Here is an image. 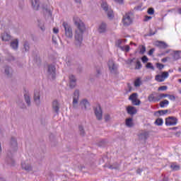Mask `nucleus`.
Listing matches in <instances>:
<instances>
[{
    "label": "nucleus",
    "mask_w": 181,
    "mask_h": 181,
    "mask_svg": "<svg viewBox=\"0 0 181 181\" xmlns=\"http://www.w3.org/2000/svg\"><path fill=\"white\" fill-rule=\"evenodd\" d=\"M47 76L49 78H56V66L53 64L48 65Z\"/></svg>",
    "instance_id": "obj_7"
},
{
    "label": "nucleus",
    "mask_w": 181,
    "mask_h": 181,
    "mask_svg": "<svg viewBox=\"0 0 181 181\" xmlns=\"http://www.w3.org/2000/svg\"><path fill=\"white\" fill-rule=\"evenodd\" d=\"M169 77V72L164 71L162 72L161 74H158L156 76V81H158V83H162L166 80Z\"/></svg>",
    "instance_id": "obj_12"
},
{
    "label": "nucleus",
    "mask_w": 181,
    "mask_h": 181,
    "mask_svg": "<svg viewBox=\"0 0 181 181\" xmlns=\"http://www.w3.org/2000/svg\"><path fill=\"white\" fill-rule=\"evenodd\" d=\"M74 23L76 28L74 33V45L77 49H80L83 46V35L86 32V25L78 17H74Z\"/></svg>",
    "instance_id": "obj_1"
},
{
    "label": "nucleus",
    "mask_w": 181,
    "mask_h": 181,
    "mask_svg": "<svg viewBox=\"0 0 181 181\" xmlns=\"http://www.w3.org/2000/svg\"><path fill=\"white\" fill-rule=\"evenodd\" d=\"M169 100H171V101H175L176 100V97L173 95H168Z\"/></svg>",
    "instance_id": "obj_52"
},
{
    "label": "nucleus",
    "mask_w": 181,
    "mask_h": 181,
    "mask_svg": "<svg viewBox=\"0 0 181 181\" xmlns=\"http://www.w3.org/2000/svg\"><path fill=\"white\" fill-rule=\"evenodd\" d=\"M129 100L132 101L133 105H140L141 100L138 99V93H134L129 97Z\"/></svg>",
    "instance_id": "obj_10"
},
{
    "label": "nucleus",
    "mask_w": 181,
    "mask_h": 181,
    "mask_svg": "<svg viewBox=\"0 0 181 181\" xmlns=\"http://www.w3.org/2000/svg\"><path fill=\"white\" fill-rule=\"evenodd\" d=\"M148 59L147 56H144L143 57H141V61L144 63H146L148 62Z\"/></svg>",
    "instance_id": "obj_53"
},
{
    "label": "nucleus",
    "mask_w": 181,
    "mask_h": 181,
    "mask_svg": "<svg viewBox=\"0 0 181 181\" xmlns=\"http://www.w3.org/2000/svg\"><path fill=\"white\" fill-rule=\"evenodd\" d=\"M127 111L130 115H135L136 114V109L132 106H129L127 108Z\"/></svg>",
    "instance_id": "obj_28"
},
{
    "label": "nucleus",
    "mask_w": 181,
    "mask_h": 181,
    "mask_svg": "<svg viewBox=\"0 0 181 181\" xmlns=\"http://www.w3.org/2000/svg\"><path fill=\"white\" fill-rule=\"evenodd\" d=\"M40 95H42L40 90H35L33 100L36 105H40Z\"/></svg>",
    "instance_id": "obj_17"
},
{
    "label": "nucleus",
    "mask_w": 181,
    "mask_h": 181,
    "mask_svg": "<svg viewBox=\"0 0 181 181\" xmlns=\"http://www.w3.org/2000/svg\"><path fill=\"white\" fill-rule=\"evenodd\" d=\"M80 98V90L78 89L75 90L73 94L72 105L74 108L78 107V100Z\"/></svg>",
    "instance_id": "obj_5"
},
{
    "label": "nucleus",
    "mask_w": 181,
    "mask_h": 181,
    "mask_svg": "<svg viewBox=\"0 0 181 181\" xmlns=\"http://www.w3.org/2000/svg\"><path fill=\"white\" fill-rule=\"evenodd\" d=\"M141 68H142V64H141V62L136 61L135 69L136 70H139V69H141Z\"/></svg>",
    "instance_id": "obj_45"
},
{
    "label": "nucleus",
    "mask_w": 181,
    "mask_h": 181,
    "mask_svg": "<svg viewBox=\"0 0 181 181\" xmlns=\"http://www.w3.org/2000/svg\"><path fill=\"white\" fill-rule=\"evenodd\" d=\"M122 22L124 26H129V25H132V22H134V13L132 11L126 13L123 16Z\"/></svg>",
    "instance_id": "obj_2"
},
{
    "label": "nucleus",
    "mask_w": 181,
    "mask_h": 181,
    "mask_svg": "<svg viewBox=\"0 0 181 181\" xmlns=\"http://www.w3.org/2000/svg\"><path fill=\"white\" fill-rule=\"evenodd\" d=\"M170 168L172 169V170H174V171L180 170V165H177L176 163H173L170 165Z\"/></svg>",
    "instance_id": "obj_31"
},
{
    "label": "nucleus",
    "mask_w": 181,
    "mask_h": 181,
    "mask_svg": "<svg viewBox=\"0 0 181 181\" xmlns=\"http://www.w3.org/2000/svg\"><path fill=\"white\" fill-rule=\"evenodd\" d=\"M146 52V47L144 45H142L140 48V53L141 54H144Z\"/></svg>",
    "instance_id": "obj_48"
},
{
    "label": "nucleus",
    "mask_w": 181,
    "mask_h": 181,
    "mask_svg": "<svg viewBox=\"0 0 181 181\" xmlns=\"http://www.w3.org/2000/svg\"><path fill=\"white\" fill-rule=\"evenodd\" d=\"M110 119H111V116H110L109 114L105 115V121L106 122H108V121H110Z\"/></svg>",
    "instance_id": "obj_51"
},
{
    "label": "nucleus",
    "mask_w": 181,
    "mask_h": 181,
    "mask_svg": "<svg viewBox=\"0 0 181 181\" xmlns=\"http://www.w3.org/2000/svg\"><path fill=\"white\" fill-rule=\"evenodd\" d=\"M62 26L64 29L65 36L67 39H73V28L67 22H64Z\"/></svg>",
    "instance_id": "obj_3"
},
{
    "label": "nucleus",
    "mask_w": 181,
    "mask_h": 181,
    "mask_svg": "<svg viewBox=\"0 0 181 181\" xmlns=\"http://www.w3.org/2000/svg\"><path fill=\"white\" fill-rule=\"evenodd\" d=\"M96 73V77H100V76H101V71L100 69H98Z\"/></svg>",
    "instance_id": "obj_59"
},
{
    "label": "nucleus",
    "mask_w": 181,
    "mask_h": 181,
    "mask_svg": "<svg viewBox=\"0 0 181 181\" xmlns=\"http://www.w3.org/2000/svg\"><path fill=\"white\" fill-rule=\"evenodd\" d=\"M1 39L3 40V42H9L11 37V35L8 34V33H3L1 34Z\"/></svg>",
    "instance_id": "obj_26"
},
{
    "label": "nucleus",
    "mask_w": 181,
    "mask_h": 181,
    "mask_svg": "<svg viewBox=\"0 0 181 181\" xmlns=\"http://www.w3.org/2000/svg\"><path fill=\"white\" fill-rule=\"evenodd\" d=\"M127 88L129 91H132V86H131V83H127Z\"/></svg>",
    "instance_id": "obj_62"
},
{
    "label": "nucleus",
    "mask_w": 181,
    "mask_h": 181,
    "mask_svg": "<svg viewBox=\"0 0 181 181\" xmlns=\"http://www.w3.org/2000/svg\"><path fill=\"white\" fill-rule=\"evenodd\" d=\"M109 70L112 74H117L118 66L114 63V61L110 60L108 63Z\"/></svg>",
    "instance_id": "obj_15"
},
{
    "label": "nucleus",
    "mask_w": 181,
    "mask_h": 181,
    "mask_svg": "<svg viewBox=\"0 0 181 181\" xmlns=\"http://www.w3.org/2000/svg\"><path fill=\"white\" fill-rule=\"evenodd\" d=\"M77 79L74 75L69 76V87L70 88H74L76 86Z\"/></svg>",
    "instance_id": "obj_20"
},
{
    "label": "nucleus",
    "mask_w": 181,
    "mask_h": 181,
    "mask_svg": "<svg viewBox=\"0 0 181 181\" xmlns=\"http://www.w3.org/2000/svg\"><path fill=\"white\" fill-rule=\"evenodd\" d=\"M157 67L159 70H162V69H163L165 67V65L162 64H157Z\"/></svg>",
    "instance_id": "obj_54"
},
{
    "label": "nucleus",
    "mask_w": 181,
    "mask_h": 181,
    "mask_svg": "<svg viewBox=\"0 0 181 181\" xmlns=\"http://www.w3.org/2000/svg\"><path fill=\"white\" fill-rule=\"evenodd\" d=\"M168 110H158L156 114H158L159 115H165V114H168Z\"/></svg>",
    "instance_id": "obj_44"
},
{
    "label": "nucleus",
    "mask_w": 181,
    "mask_h": 181,
    "mask_svg": "<svg viewBox=\"0 0 181 181\" xmlns=\"http://www.w3.org/2000/svg\"><path fill=\"white\" fill-rule=\"evenodd\" d=\"M98 33L103 34L107 32V23L103 22L101 23L98 28Z\"/></svg>",
    "instance_id": "obj_18"
},
{
    "label": "nucleus",
    "mask_w": 181,
    "mask_h": 181,
    "mask_svg": "<svg viewBox=\"0 0 181 181\" xmlns=\"http://www.w3.org/2000/svg\"><path fill=\"white\" fill-rule=\"evenodd\" d=\"M124 42H127V40H118L117 42H116V46L117 47H119V49H121V47H122V46H121L122 43V41Z\"/></svg>",
    "instance_id": "obj_42"
},
{
    "label": "nucleus",
    "mask_w": 181,
    "mask_h": 181,
    "mask_svg": "<svg viewBox=\"0 0 181 181\" xmlns=\"http://www.w3.org/2000/svg\"><path fill=\"white\" fill-rule=\"evenodd\" d=\"M10 47L13 50H18V47H19V40L18 39H15L10 43Z\"/></svg>",
    "instance_id": "obj_23"
},
{
    "label": "nucleus",
    "mask_w": 181,
    "mask_h": 181,
    "mask_svg": "<svg viewBox=\"0 0 181 181\" xmlns=\"http://www.w3.org/2000/svg\"><path fill=\"white\" fill-rule=\"evenodd\" d=\"M126 125L129 128L134 127V122H132V118H128L126 119Z\"/></svg>",
    "instance_id": "obj_32"
},
{
    "label": "nucleus",
    "mask_w": 181,
    "mask_h": 181,
    "mask_svg": "<svg viewBox=\"0 0 181 181\" xmlns=\"http://www.w3.org/2000/svg\"><path fill=\"white\" fill-rule=\"evenodd\" d=\"M141 84H142V81L141 80V78H137L134 81V87H141Z\"/></svg>",
    "instance_id": "obj_35"
},
{
    "label": "nucleus",
    "mask_w": 181,
    "mask_h": 181,
    "mask_svg": "<svg viewBox=\"0 0 181 181\" xmlns=\"http://www.w3.org/2000/svg\"><path fill=\"white\" fill-rule=\"evenodd\" d=\"M25 101L28 107H30L32 103L30 102V95L29 93L24 94Z\"/></svg>",
    "instance_id": "obj_29"
},
{
    "label": "nucleus",
    "mask_w": 181,
    "mask_h": 181,
    "mask_svg": "<svg viewBox=\"0 0 181 181\" xmlns=\"http://www.w3.org/2000/svg\"><path fill=\"white\" fill-rule=\"evenodd\" d=\"M102 8L107 15V18L109 19H112L114 18V12L112 11V9L111 8L108 7V4L107 2L103 1L101 4Z\"/></svg>",
    "instance_id": "obj_4"
},
{
    "label": "nucleus",
    "mask_w": 181,
    "mask_h": 181,
    "mask_svg": "<svg viewBox=\"0 0 181 181\" xmlns=\"http://www.w3.org/2000/svg\"><path fill=\"white\" fill-rule=\"evenodd\" d=\"M10 152L13 153L18 151V141L16 138L12 137L10 141V148L8 149Z\"/></svg>",
    "instance_id": "obj_8"
},
{
    "label": "nucleus",
    "mask_w": 181,
    "mask_h": 181,
    "mask_svg": "<svg viewBox=\"0 0 181 181\" xmlns=\"http://www.w3.org/2000/svg\"><path fill=\"white\" fill-rule=\"evenodd\" d=\"M153 52H155V48H152L148 52V55L152 56L153 54Z\"/></svg>",
    "instance_id": "obj_58"
},
{
    "label": "nucleus",
    "mask_w": 181,
    "mask_h": 181,
    "mask_svg": "<svg viewBox=\"0 0 181 181\" xmlns=\"http://www.w3.org/2000/svg\"><path fill=\"white\" fill-rule=\"evenodd\" d=\"M159 105L161 108H165V105H169V100H164L163 101H160Z\"/></svg>",
    "instance_id": "obj_34"
},
{
    "label": "nucleus",
    "mask_w": 181,
    "mask_h": 181,
    "mask_svg": "<svg viewBox=\"0 0 181 181\" xmlns=\"http://www.w3.org/2000/svg\"><path fill=\"white\" fill-rule=\"evenodd\" d=\"M80 106L81 107V110H87L90 108V103L88 100L83 99L81 101Z\"/></svg>",
    "instance_id": "obj_19"
},
{
    "label": "nucleus",
    "mask_w": 181,
    "mask_h": 181,
    "mask_svg": "<svg viewBox=\"0 0 181 181\" xmlns=\"http://www.w3.org/2000/svg\"><path fill=\"white\" fill-rule=\"evenodd\" d=\"M176 124H177V119L175 117H168L165 119V125H167V127L176 125Z\"/></svg>",
    "instance_id": "obj_14"
},
{
    "label": "nucleus",
    "mask_w": 181,
    "mask_h": 181,
    "mask_svg": "<svg viewBox=\"0 0 181 181\" xmlns=\"http://www.w3.org/2000/svg\"><path fill=\"white\" fill-rule=\"evenodd\" d=\"M120 49L122 50V52H126V53H128L129 52V45H125L120 47Z\"/></svg>",
    "instance_id": "obj_41"
},
{
    "label": "nucleus",
    "mask_w": 181,
    "mask_h": 181,
    "mask_svg": "<svg viewBox=\"0 0 181 181\" xmlns=\"http://www.w3.org/2000/svg\"><path fill=\"white\" fill-rule=\"evenodd\" d=\"M156 98H157V103H159V101H160V100H162V98H163L162 96V93H156Z\"/></svg>",
    "instance_id": "obj_47"
},
{
    "label": "nucleus",
    "mask_w": 181,
    "mask_h": 181,
    "mask_svg": "<svg viewBox=\"0 0 181 181\" xmlns=\"http://www.w3.org/2000/svg\"><path fill=\"white\" fill-rule=\"evenodd\" d=\"M30 49V46L29 45V42H25L24 45H23V50L25 52H29Z\"/></svg>",
    "instance_id": "obj_36"
},
{
    "label": "nucleus",
    "mask_w": 181,
    "mask_h": 181,
    "mask_svg": "<svg viewBox=\"0 0 181 181\" xmlns=\"http://www.w3.org/2000/svg\"><path fill=\"white\" fill-rule=\"evenodd\" d=\"M94 112L97 119L101 121V119H103V110L101 109V106H96L94 109Z\"/></svg>",
    "instance_id": "obj_13"
},
{
    "label": "nucleus",
    "mask_w": 181,
    "mask_h": 181,
    "mask_svg": "<svg viewBox=\"0 0 181 181\" xmlns=\"http://www.w3.org/2000/svg\"><path fill=\"white\" fill-rule=\"evenodd\" d=\"M17 104L18 105L20 108H23V109L26 108V105L24 104L23 100H18V101L17 102Z\"/></svg>",
    "instance_id": "obj_38"
},
{
    "label": "nucleus",
    "mask_w": 181,
    "mask_h": 181,
    "mask_svg": "<svg viewBox=\"0 0 181 181\" xmlns=\"http://www.w3.org/2000/svg\"><path fill=\"white\" fill-rule=\"evenodd\" d=\"M37 25L39 26V28L41 29V30H42V32H45V30H46V28L45 27V22L42 20H38L37 21Z\"/></svg>",
    "instance_id": "obj_30"
},
{
    "label": "nucleus",
    "mask_w": 181,
    "mask_h": 181,
    "mask_svg": "<svg viewBox=\"0 0 181 181\" xmlns=\"http://www.w3.org/2000/svg\"><path fill=\"white\" fill-rule=\"evenodd\" d=\"M12 155H13V153H12L11 151H7V156L6 157V163L7 165H9L10 166H14L15 165V160L12 158Z\"/></svg>",
    "instance_id": "obj_11"
},
{
    "label": "nucleus",
    "mask_w": 181,
    "mask_h": 181,
    "mask_svg": "<svg viewBox=\"0 0 181 181\" xmlns=\"http://www.w3.org/2000/svg\"><path fill=\"white\" fill-rule=\"evenodd\" d=\"M129 100L132 101L133 105H140L141 100L138 99V93H134L129 97Z\"/></svg>",
    "instance_id": "obj_9"
},
{
    "label": "nucleus",
    "mask_w": 181,
    "mask_h": 181,
    "mask_svg": "<svg viewBox=\"0 0 181 181\" xmlns=\"http://www.w3.org/2000/svg\"><path fill=\"white\" fill-rule=\"evenodd\" d=\"M148 100L149 103H158V100L156 98V92H153L148 97Z\"/></svg>",
    "instance_id": "obj_25"
},
{
    "label": "nucleus",
    "mask_w": 181,
    "mask_h": 181,
    "mask_svg": "<svg viewBox=\"0 0 181 181\" xmlns=\"http://www.w3.org/2000/svg\"><path fill=\"white\" fill-rule=\"evenodd\" d=\"M8 60H9L10 62H14V60H15V57L11 55V56L9 57V58H8Z\"/></svg>",
    "instance_id": "obj_60"
},
{
    "label": "nucleus",
    "mask_w": 181,
    "mask_h": 181,
    "mask_svg": "<svg viewBox=\"0 0 181 181\" xmlns=\"http://www.w3.org/2000/svg\"><path fill=\"white\" fill-rule=\"evenodd\" d=\"M151 19H152V17L149 16H146L144 18V22H148V21H151Z\"/></svg>",
    "instance_id": "obj_57"
},
{
    "label": "nucleus",
    "mask_w": 181,
    "mask_h": 181,
    "mask_svg": "<svg viewBox=\"0 0 181 181\" xmlns=\"http://www.w3.org/2000/svg\"><path fill=\"white\" fill-rule=\"evenodd\" d=\"M161 95L163 98H166V97H169V94H166V93H161Z\"/></svg>",
    "instance_id": "obj_63"
},
{
    "label": "nucleus",
    "mask_w": 181,
    "mask_h": 181,
    "mask_svg": "<svg viewBox=\"0 0 181 181\" xmlns=\"http://www.w3.org/2000/svg\"><path fill=\"white\" fill-rule=\"evenodd\" d=\"M52 110L57 114H59V110H60V103L57 100H54L52 102Z\"/></svg>",
    "instance_id": "obj_22"
},
{
    "label": "nucleus",
    "mask_w": 181,
    "mask_h": 181,
    "mask_svg": "<svg viewBox=\"0 0 181 181\" xmlns=\"http://www.w3.org/2000/svg\"><path fill=\"white\" fill-rule=\"evenodd\" d=\"M21 166L23 170H25V172H32V170H33V167H32V164H30V163L28 160L22 161Z\"/></svg>",
    "instance_id": "obj_6"
},
{
    "label": "nucleus",
    "mask_w": 181,
    "mask_h": 181,
    "mask_svg": "<svg viewBox=\"0 0 181 181\" xmlns=\"http://www.w3.org/2000/svg\"><path fill=\"white\" fill-rule=\"evenodd\" d=\"M4 73L6 76H7L8 77H11V76H12V74L13 73V70L11 68V66H5Z\"/></svg>",
    "instance_id": "obj_27"
},
{
    "label": "nucleus",
    "mask_w": 181,
    "mask_h": 181,
    "mask_svg": "<svg viewBox=\"0 0 181 181\" xmlns=\"http://www.w3.org/2000/svg\"><path fill=\"white\" fill-rule=\"evenodd\" d=\"M134 60H135V58L132 59H127L126 61L127 64H132V62H134Z\"/></svg>",
    "instance_id": "obj_56"
},
{
    "label": "nucleus",
    "mask_w": 181,
    "mask_h": 181,
    "mask_svg": "<svg viewBox=\"0 0 181 181\" xmlns=\"http://www.w3.org/2000/svg\"><path fill=\"white\" fill-rule=\"evenodd\" d=\"M146 67L147 69H151V70H155V67H153V65H152V63L151 62L147 63V64L146 65Z\"/></svg>",
    "instance_id": "obj_46"
},
{
    "label": "nucleus",
    "mask_w": 181,
    "mask_h": 181,
    "mask_svg": "<svg viewBox=\"0 0 181 181\" xmlns=\"http://www.w3.org/2000/svg\"><path fill=\"white\" fill-rule=\"evenodd\" d=\"M166 90H168V86H160L158 88V91H166Z\"/></svg>",
    "instance_id": "obj_49"
},
{
    "label": "nucleus",
    "mask_w": 181,
    "mask_h": 181,
    "mask_svg": "<svg viewBox=\"0 0 181 181\" xmlns=\"http://www.w3.org/2000/svg\"><path fill=\"white\" fill-rule=\"evenodd\" d=\"M155 45L157 46V47H159V49H168V44L163 41H157L156 42Z\"/></svg>",
    "instance_id": "obj_24"
},
{
    "label": "nucleus",
    "mask_w": 181,
    "mask_h": 181,
    "mask_svg": "<svg viewBox=\"0 0 181 181\" xmlns=\"http://www.w3.org/2000/svg\"><path fill=\"white\" fill-rule=\"evenodd\" d=\"M53 32H54V33H56V34L59 33V30H58V28H53Z\"/></svg>",
    "instance_id": "obj_64"
},
{
    "label": "nucleus",
    "mask_w": 181,
    "mask_h": 181,
    "mask_svg": "<svg viewBox=\"0 0 181 181\" xmlns=\"http://www.w3.org/2000/svg\"><path fill=\"white\" fill-rule=\"evenodd\" d=\"M66 63L67 66H71V64H73V59L70 57H67L66 59Z\"/></svg>",
    "instance_id": "obj_40"
},
{
    "label": "nucleus",
    "mask_w": 181,
    "mask_h": 181,
    "mask_svg": "<svg viewBox=\"0 0 181 181\" xmlns=\"http://www.w3.org/2000/svg\"><path fill=\"white\" fill-rule=\"evenodd\" d=\"M31 5L34 11H39L40 7V1L39 0H31Z\"/></svg>",
    "instance_id": "obj_21"
},
{
    "label": "nucleus",
    "mask_w": 181,
    "mask_h": 181,
    "mask_svg": "<svg viewBox=\"0 0 181 181\" xmlns=\"http://www.w3.org/2000/svg\"><path fill=\"white\" fill-rule=\"evenodd\" d=\"M119 165H117L116 166L114 165H110L109 169H119Z\"/></svg>",
    "instance_id": "obj_55"
},
{
    "label": "nucleus",
    "mask_w": 181,
    "mask_h": 181,
    "mask_svg": "<svg viewBox=\"0 0 181 181\" xmlns=\"http://www.w3.org/2000/svg\"><path fill=\"white\" fill-rule=\"evenodd\" d=\"M78 129H79L80 135H82V136H84V135H86L84 127H83V126H79Z\"/></svg>",
    "instance_id": "obj_43"
},
{
    "label": "nucleus",
    "mask_w": 181,
    "mask_h": 181,
    "mask_svg": "<svg viewBox=\"0 0 181 181\" xmlns=\"http://www.w3.org/2000/svg\"><path fill=\"white\" fill-rule=\"evenodd\" d=\"M155 124L158 125V127L162 126L163 124V119L160 118L157 119L155 122Z\"/></svg>",
    "instance_id": "obj_39"
},
{
    "label": "nucleus",
    "mask_w": 181,
    "mask_h": 181,
    "mask_svg": "<svg viewBox=\"0 0 181 181\" xmlns=\"http://www.w3.org/2000/svg\"><path fill=\"white\" fill-rule=\"evenodd\" d=\"M174 59L175 60H179V59H181V51H177L174 53Z\"/></svg>",
    "instance_id": "obj_37"
},
{
    "label": "nucleus",
    "mask_w": 181,
    "mask_h": 181,
    "mask_svg": "<svg viewBox=\"0 0 181 181\" xmlns=\"http://www.w3.org/2000/svg\"><path fill=\"white\" fill-rule=\"evenodd\" d=\"M147 13L148 15H153V13H155V10L153 8H150L148 9Z\"/></svg>",
    "instance_id": "obj_50"
},
{
    "label": "nucleus",
    "mask_w": 181,
    "mask_h": 181,
    "mask_svg": "<svg viewBox=\"0 0 181 181\" xmlns=\"http://www.w3.org/2000/svg\"><path fill=\"white\" fill-rule=\"evenodd\" d=\"M138 136L139 141H143L144 142H146V139L149 138V132L142 131L138 134Z\"/></svg>",
    "instance_id": "obj_16"
},
{
    "label": "nucleus",
    "mask_w": 181,
    "mask_h": 181,
    "mask_svg": "<svg viewBox=\"0 0 181 181\" xmlns=\"http://www.w3.org/2000/svg\"><path fill=\"white\" fill-rule=\"evenodd\" d=\"M156 33V31L153 32L152 30H150V33H149L148 36H153V35H155Z\"/></svg>",
    "instance_id": "obj_61"
},
{
    "label": "nucleus",
    "mask_w": 181,
    "mask_h": 181,
    "mask_svg": "<svg viewBox=\"0 0 181 181\" xmlns=\"http://www.w3.org/2000/svg\"><path fill=\"white\" fill-rule=\"evenodd\" d=\"M60 40V37L57 35H52V43H54V45H58V42H59Z\"/></svg>",
    "instance_id": "obj_33"
}]
</instances>
